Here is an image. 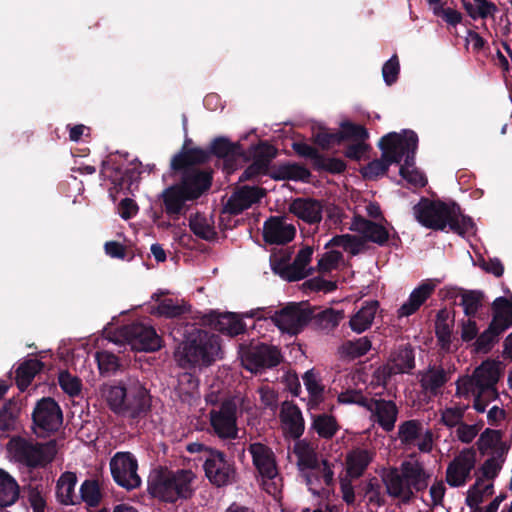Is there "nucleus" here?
I'll return each instance as SVG.
<instances>
[{
	"instance_id": "obj_56",
	"label": "nucleus",
	"mask_w": 512,
	"mask_h": 512,
	"mask_svg": "<svg viewBox=\"0 0 512 512\" xmlns=\"http://www.w3.org/2000/svg\"><path fill=\"white\" fill-rule=\"evenodd\" d=\"M96 360L102 373L114 372L119 367L118 358L113 353L108 351L97 352Z\"/></svg>"
},
{
	"instance_id": "obj_5",
	"label": "nucleus",
	"mask_w": 512,
	"mask_h": 512,
	"mask_svg": "<svg viewBox=\"0 0 512 512\" xmlns=\"http://www.w3.org/2000/svg\"><path fill=\"white\" fill-rule=\"evenodd\" d=\"M220 351L218 339L205 331L193 329L175 351V357L182 367L207 365Z\"/></svg>"
},
{
	"instance_id": "obj_44",
	"label": "nucleus",
	"mask_w": 512,
	"mask_h": 512,
	"mask_svg": "<svg viewBox=\"0 0 512 512\" xmlns=\"http://www.w3.org/2000/svg\"><path fill=\"white\" fill-rule=\"evenodd\" d=\"M450 216L447 226H449L451 230L462 236H470L474 234L475 229L473 221L471 218L461 215L459 208L455 205H452V212Z\"/></svg>"
},
{
	"instance_id": "obj_14",
	"label": "nucleus",
	"mask_w": 512,
	"mask_h": 512,
	"mask_svg": "<svg viewBox=\"0 0 512 512\" xmlns=\"http://www.w3.org/2000/svg\"><path fill=\"white\" fill-rule=\"evenodd\" d=\"M398 439L407 449L417 447L420 452L429 453L433 449V433L418 420H407L398 426Z\"/></svg>"
},
{
	"instance_id": "obj_36",
	"label": "nucleus",
	"mask_w": 512,
	"mask_h": 512,
	"mask_svg": "<svg viewBox=\"0 0 512 512\" xmlns=\"http://www.w3.org/2000/svg\"><path fill=\"white\" fill-rule=\"evenodd\" d=\"M378 310V302H366L352 317L350 318V328L356 333L366 331L372 325Z\"/></svg>"
},
{
	"instance_id": "obj_42",
	"label": "nucleus",
	"mask_w": 512,
	"mask_h": 512,
	"mask_svg": "<svg viewBox=\"0 0 512 512\" xmlns=\"http://www.w3.org/2000/svg\"><path fill=\"white\" fill-rule=\"evenodd\" d=\"M492 493V482L477 478L475 484L468 491L466 503L470 508L475 509L482 503L485 497L490 496Z\"/></svg>"
},
{
	"instance_id": "obj_19",
	"label": "nucleus",
	"mask_w": 512,
	"mask_h": 512,
	"mask_svg": "<svg viewBox=\"0 0 512 512\" xmlns=\"http://www.w3.org/2000/svg\"><path fill=\"white\" fill-rule=\"evenodd\" d=\"M310 318L311 313L305 304H290L277 312L272 321L281 331L297 334Z\"/></svg>"
},
{
	"instance_id": "obj_40",
	"label": "nucleus",
	"mask_w": 512,
	"mask_h": 512,
	"mask_svg": "<svg viewBox=\"0 0 512 512\" xmlns=\"http://www.w3.org/2000/svg\"><path fill=\"white\" fill-rule=\"evenodd\" d=\"M494 316L492 323L505 331L512 325V299L499 297L493 302Z\"/></svg>"
},
{
	"instance_id": "obj_63",
	"label": "nucleus",
	"mask_w": 512,
	"mask_h": 512,
	"mask_svg": "<svg viewBox=\"0 0 512 512\" xmlns=\"http://www.w3.org/2000/svg\"><path fill=\"white\" fill-rule=\"evenodd\" d=\"M365 212L367 216L373 219H379L387 224V221L383 218L381 209L377 203L370 201H363L356 206L355 216H362L361 213Z\"/></svg>"
},
{
	"instance_id": "obj_39",
	"label": "nucleus",
	"mask_w": 512,
	"mask_h": 512,
	"mask_svg": "<svg viewBox=\"0 0 512 512\" xmlns=\"http://www.w3.org/2000/svg\"><path fill=\"white\" fill-rule=\"evenodd\" d=\"M462 5L474 20L494 17L498 11L497 6L488 0H462Z\"/></svg>"
},
{
	"instance_id": "obj_11",
	"label": "nucleus",
	"mask_w": 512,
	"mask_h": 512,
	"mask_svg": "<svg viewBox=\"0 0 512 512\" xmlns=\"http://www.w3.org/2000/svg\"><path fill=\"white\" fill-rule=\"evenodd\" d=\"M312 254L313 249L307 246L301 249L293 263H290L288 252L273 253L270 257V265L274 273L281 278L288 281H298L309 275Z\"/></svg>"
},
{
	"instance_id": "obj_8",
	"label": "nucleus",
	"mask_w": 512,
	"mask_h": 512,
	"mask_svg": "<svg viewBox=\"0 0 512 512\" xmlns=\"http://www.w3.org/2000/svg\"><path fill=\"white\" fill-rule=\"evenodd\" d=\"M404 131L402 133L391 132L384 136L379 147L382 150V158L376 159L365 167L361 172L366 179H376L384 175L390 164L399 163L404 157Z\"/></svg>"
},
{
	"instance_id": "obj_25",
	"label": "nucleus",
	"mask_w": 512,
	"mask_h": 512,
	"mask_svg": "<svg viewBox=\"0 0 512 512\" xmlns=\"http://www.w3.org/2000/svg\"><path fill=\"white\" fill-rule=\"evenodd\" d=\"M366 407L383 430L390 432L394 429L398 409L393 401L369 399Z\"/></svg>"
},
{
	"instance_id": "obj_49",
	"label": "nucleus",
	"mask_w": 512,
	"mask_h": 512,
	"mask_svg": "<svg viewBox=\"0 0 512 512\" xmlns=\"http://www.w3.org/2000/svg\"><path fill=\"white\" fill-rule=\"evenodd\" d=\"M191 230L199 237L210 240L214 237L215 231L208 218L196 214L189 220Z\"/></svg>"
},
{
	"instance_id": "obj_59",
	"label": "nucleus",
	"mask_w": 512,
	"mask_h": 512,
	"mask_svg": "<svg viewBox=\"0 0 512 512\" xmlns=\"http://www.w3.org/2000/svg\"><path fill=\"white\" fill-rule=\"evenodd\" d=\"M342 261V254L331 248L318 261V268L321 272H329L338 267Z\"/></svg>"
},
{
	"instance_id": "obj_6",
	"label": "nucleus",
	"mask_w": 512,
	"mask_h": 512,
	"mask_svg": "<svg viewBox=\"0 0 512 512\" xmlns=\"http://www.w3.org/2000/svg\"><path fill=\"white\" fill-rule=\"evenodd\" d=\"M7 453L10 460L35 468L50 463L56 450L51 442L40 444L24 438H12L7 444Z\"/></svg>"
},
{
	"instance_id": "obj_48",
	"label": "nucleus",
	"mask_w": 512,
	"mask_h": 512,
	"mask_svg": "<svg viewBox=\"0 0 512 512\" xmlns=\"http://www.w3.org/2000/svg\"><path fill=\"white\" fill-rule=\"evenodd\" d=\"M371 349V342L367 337H361L354 341H346L339 347L342 356L357 358L365 355Z\"/></svg>"
},
{
	"instance_id": "obj_22",
	"label": "nucleus",
	"mask_w": 512,
	"mask_h": 512,
	"mask_svg": "<svg viewBox=\"0 0 512 512\" xmlns=\"http://www.w3.org/2000/svg\"><path fill=\"white\" fill-rule=\"evenodd\" d=\"M280 361V353L276 347L256 345L242 355V364L251 371L257 372L261 368L276 366Z\"/></svg>"
},
{
	"instance_id": "obj_35",
	"label": "nucleus",
	"mask_w": 512,
	"mask_h": 512,
	"mask_svg": "<svg viewBox=\"0 0 512 512\" xmlns=\"http://www.w3.org/2000/svg\"><path fill=\"white\" fill-rule=\"evenodd\" d=\"M373 459V453L366 449L357 448L346 456V471L350 477H360Z\"/></svg>"
},
{
	"instance_id": "obj_17",
	"label": "nucleus",
	"mask_w": 512,
	"mask_h": 512,
	"mask_svg": "<svg viewBox=\"0 0 512 512\" xmlns=\"http://www.w3.org/2000/svg\"><path fill=\"white\" fill-rule=\"evenodd\" d=\"M33 421L38 434L55 432L62 425V411L52 398H43L33 411Z\"/></svg>"
},
{
	"instance_id": "obj_28",
	"label": "nucleus",
	"mask_w": 512,
	"mask_h": 512,
	"mask_svg": "<svg viewBox=\"0 0 512 512\" xmlns=\"http://www.w3.org/2000/svg\"><path fill=\"white\" fill-rule=\"evenodd\" d=\"M263 196V190L257 187L244 186L230 197L226 204V210L231 214H239L257 203Z\"/></svg>"
},
{
	"instance_id": "obj_12",
	"label": "nucleus",
	"mask_w": 512,
	"mask_h": 512,
	"mask_svg": "<svg viewBox=\"0 0 512 512\" xmlns=\"http://www.w3.org/2000/svg\"><path fill=\"white\" fill-rule=\"evenodd\" d=\"M206 452L204 470L209 481L218 487L232 483L236 477L233 462L218 450L206 449Z\"/></svg>"
},
{
	"instance_id": "obj_45",
	"label": "nucleus",
	"mask_w": 512,
	"mask_h": 512,
	"mask_svg": "<svg viewBox=\"0 0 512 512\" xmlns=\"http://www.w3.org/2000/svg\"><path fill=\"white\" fill-rule=\"evenodd\" d=\"M460 306L467 318H475L483 307V294L478 291H465L460 296Z\"/></svg>"
},
{
	"instance_id": "obj_18",
	"label": "nucleus",
	"mask_w": 512,
	"mask_h": 512,
	"mask_svg": "<svg viewBox=\"0 0 512 512\" xmlns=\"http://www.w3.org/2000/svg\"><path fill=\"white\" fill-rule=\"evenodd\" d=\"M476 465V452L473 449H463L448 464L446 482L451 487L464 486L471 478V472Z\"/></svg>"
},
{
	"instance_id": "obj_7",
	"label": "nucleus",
	"mask_w": 512,
	"mask_h": 512,
	"mask_svg": "<svg viewBox=\"0 0 512 512\" xmlns=\"http://www.w3.org/2000/svg\"><path fill=\"white\" fill-rule=\"evenodd\" d=\"M195 474L191 470L165 472L157 476L151 484V493L163 501L174 502L179 498H187L192 493Z\"/></svg>"
},
{
	"instance_id": "obj_4",
	"label": "nucleus",
	"mask_w": 512,
	"mask_h": 512,
	"mask_svg": "<svg viewBox=\"0 0 512 512\" xmlns=\"http://www.w3.org/2000/svg\"><path fill=\"white\" fill-rule=\"evenodd\" d=\"M100 393L111 410L120 415L136 417L150 406L147 389L136 380L127 384H105Z\"/></svg>"
},
{
	"instance_id": "obj_30",
	"label": "nucleus",
	"mask_w": 512,
	"mask_h": 512,
	"mask_svg": "<svg viewBox=\"0 0 512 512\" xmlns=\"http://www.w3.org/2000/svg\"><path fill=\"white\" fill-rule=\"evenodd\" d=\"M477 448L482 455L506 456L509 446L502 439L498 430L486 429L477 441Z\"/></svg>"
},
{
	"instance_id": "obj_38",
	"label": "nucleus",
	"mask_w": 512,
	"mask_h": 512,
	"mask_svg": "<svg viewBox=\"0 0 512 512\" xmlns=\"http://www.w3.org/2000/svg\"><path fill=\"white\" fill-rule=\"evenodd\" d=\"M19 497V486L16 480L0 468V507L14 504Z\"/></svg>"
},
{
	"instance_id": "obj_52",
	"label": "nucleus",
	"mask_w": 512,
	"mask_h": 512,
	"mask_svg": "<svg viewBox=\"0 0 512 512\" xmlns=\"http://www.w3.org/2000/svg\"><path fill=\"white\" fill-rule=\"evenodd\" d=\"M446 381V374L442 369H429L421 378L422 386L432 392L439 389Z\"/></svg>"
},
{
	"instance_id": "obj_3",
	"label": "nucleus",
	"mask_w": 512,
	"mask_h": 512,
	"mask_svg": "<svg viewBox=\"0 0 512 512\" xmlns=\"http://www.w3.org/2000/svg\"><path fill=\"white\" fill-rule=\"evenodd\" d=\"M501 373L500 363L494 360L484 361L472 376H462L457 381L456 394L460 397L474 399V408L484 412L487 401L496 398L495 385Z\"/></svg>"
},
{
	"instance_id": "obj_9",
	"label": "nucleus",
	"mask_w": 512,
	"mask_h": 512,
	"mask_svg": "<svg viewBox=\"0 0 512 512\" xmlns=\"http://www.w3.org/2000/svg\"><path fill=\"white\" fill-rule=\"evenodd\" d=\"M243 407L244 399L237 395L222 400L210 411V425L219 438L235 439L238 436V410Z\"/></svg>"
},
{
	"instance_id": "obj_26",
	"label": "nucleus",
	"mask_w": 512,
	"mask_h": 512,
	"mask_svg": "<svg viewBox=\"0 0 512 512\" xmlns=\"http://www.w3.org/2000/svg\"><path fill=\"white\" fill-rule=\"evenodd\" d=\"M343 137L344 139H352L355 141V143L349 145L346 150L345 154L348 158L360 160L366 155L369 146L364 141L368 138V132L363 126L344 122Z\"/></svg>"
},
{
	"instance_id": "obj_51",
	"label": "nucleus",
	"mask_w": 512,
	"mask_h": 512,
	"mask_svg": "<svg viewBox=\"0 0 512 512\" xmlns=\"http://www.w3.org/2000/svg\"><path fill=\"white\" fill-rule=\"evenodd\" d=\"M502 332L504 331L499 330V327L491 322L489 327L476 338L474 343L476 351L487 352Z\"/></svg>"
},
{
	"instance_id": "obj_37",
	"label": "nucleus",
	"mask_w": 512,
	"mask_h": 512,
	"mask_svg": "<svg viewBox=\"0 0 512 512\" xmlns=\"http://www.w3.org/2000/svg\"><path fill=\"white\" fill-rule=\"evenodd\" d=\"M433 289L434 285L430 283H424L414 289L410 294L409 299L399 308V316L406 317L413 314L430 296Z\"/></svg>"
},
{
	"instance_id": "obj_27",
	"label": "nucleus",
	"mask_w": 512,
	"mask_h": 512,
	"mask_svg": "<svg viewBox=\"0 0 512 512\" xmlns=\"http://www.w3.org/2000/svg\"><path fill=\"white\" fill-rule=\"evenodd\" d=\"M408 479L412 488L418 492L427 488L432 477V471L416 458L403 461L399 466Z\"/></svg>"
},
{
	"instance_id": "obj_20",
	"label": "nucleus",
	"mask_w": 512,
	"mask_h": 512,
	"mask_svg": "<svg viewBox=\"0 0 512 512\" xmlns=\"http://www.w3.org/2000/svg\"><path fill=\"white\" fill-rule=\"evenodd\" d=\"M382 481L387 494L401 504L410 503L415 497V490L404 476L400 467H390L383 471Z\"/></svg>"
},
{
	"instance_id": "obj_54",
	"label": "nucleus",
	"mask_w": 512,
	"mask_h": 512,
	"mask_svg": "<svg viewBox=\"0 0 512 512\" xmlns=\"http://www.w3.org/2000/svg\"><path fill=\"white\" fill-rule=\"evenodd\" d=\"M313 428L321 437L330 438L335 434L338 427L333 417L319 415L314 418Z\"/></svg>"
},
{
	"instance_id": "obj_21",
	"label": "nucleus",
	"mask_w": 512,
	"mask_h": 512,
	"mask_svg": "<svg viewBox=\"0 0 512 512\" xmlns=\"http://www.w3.org/2000/svg\"><path fill=\"white\" fill-rule=\"evenodd\" d=\"M404 164L400 168V175L408 183L422 187L426 184L425 176L414 166V156L417 149L418 137L414 131L404 130Z\"/></svg>"
},
{
	"instance_id": "obj_29",
	"label": "nucleus",
	"mask_w": 512,
	"mask_h": 512,
	"mask_svg": "<svg viewBox=\"0 0 512 512\" xmlns=\"http://www.w3.org/2000/svg\"><path fill=\"white\" fill-rule=\"evenodd\" d=\"M324 211L323 204L315 199L298 198L290 205V212L309 224L319 223Z\"/></svg>"
},
{
	"instance_id": "obj_33",
	"label": "nucleus",
	"mask_w": 512,
	"mask_h": 512,
	"mask_svg": "<svg viewBox=\"0 0 512 512\" xmlns=\"http://www.w3.org/2000/svg\"><path fill=\"white\" fill-rule=\"evenodd\" d=\"M209 323L213 329L235 336L244 331V325L238 315L234 313H216L210 315Z\"/></svg>"
},
{
	"instance_id": "obj_31",
	"label": "nucleus",
	"mask_w": 512,
	"mask_h": 512,
	"mask_svg": "<svg viewBox=\"0 0 512 512\" xmlns=\"http://www.w3.org/2000/svg\"><path fill=\"white\" fill-rule=\"evenodd\" d=\"M284 431L293 438H298L304 431L302 414L297 406L284 402L280 414Z\"/></svg>"
},
{
	"instance_id": "obj_46",
	"label": "nucleus",
	"mask_w": 512,
	"mask_h": 512,
	"mask_svg": "<svg viewBox=\"0 0 512 512\" xmlns=\"http://www.w3.org/2000/svg\"><path fill=\"white\" fill-rule=\"evenodd\" d=\"M363 240L355 235L344 234L333 237L326 245V248H342L352 255L358 254L363 248Z\"/></svg>"
},
{
	"instance_id": "obj_16",
	"label": "nucleus",
	"mask_w": 512,
	"mask_h": 512,
	"mask_svg": "<svg viewBox=\"0 0 512 512\" xmlns=\"http://www.w3.org/2000/svg\"><path fill=\"white\" fill-rule=\"evenodd\" d=\"M413 211L417 221L424 227L443 230L451 217L452 206L424 199L414 206Z\"/></svg>"
},
{
	"instance_id": "obj_47",
	"label": "nucleus",
	"mask_w": 512,
	"mask_h": 512,
	"mask_svg": "<svg viewBox=\"0 0 512 512\" xmlns=\"http://www.w3.org/2000/svg\"><path fill=\"white\" fill-rule=\"evenodd\" d=\"M43 364L37 359H29L17 369V384L21 390L28 387L35 375L42 369Z\"/></svg>"
},
{
	"instance_id": "obj_24",
	"label": "nucleus",
	"mask_w": 512,
	"mask_h": 512,
	"mask_svg": "<svg viewBox=\"0 0 512 512\" xmlns=\"http://www.w3.org/2000/svg\"><path fill=\"white\" fill-rule=\"evenodd\" d=\"M382 222L376 223L362 216H354L349 229L362 234L365 240L384 245L390 237V231Z\"/></svg>"
},
{
	"instance_id": "obj_57",
	"label": "nucleus",
	"mask_w": 512,
	"mask_h": 512,
	"mask_svg": "<svg viewBox=\"0 0 512 512\" xmlns=\"http://www.w3.org/2000/svg\"><path fill=\"white\" fill-rule=\"evenodd\" d=\"M464 406H452L445 408L441 413V421L447 427H454L461 423L464 415Z\"/></svg>"
},
{
	"instance_id": "obj_10",
	"label": "nucleus",
	"mask_w": 512,
	"mask_h": 512,
	"mask_svg": "<svg viewBox=\"0 0 512 512\" xmlns=\"http://www.w3.org/2000/svg\"><path fill=\"white\" fill-rule=\"evenodd\" d=\"M249 452L261 477L263 489L271 495H276L280 491L282 481L273 451L262 443H253L249 446Z\"/></svg>"
},
{
	"instance_id": "obj_34",
	"label": "nucleus",
	"mask_w": 512,
	"mask_h": 512,
	"mask_svg": "<svg viewBox=\"0 0 512 512\" xmlns=\"http://www.w3.org/2000/svg\"><path fill=\"white\" fill-rule=\"evenodd\" d=\"M77 476L73 472H64L58 479L56 485V496L63 505L79 504L78 496L75 493Z\"/></svg>"
},
{
	"instance_id": "obj_55",
	"label": "nucleus",
	"mask_w": 512,
	"mask_h": 512,
	"mask_svg": "<svg viewBox=\"0 0 512 512\" xmlns=\"http://www.w3.org/2000/svg\"><path fill=\"white\" fill-rule=\"evenodd\" d=\"M184 311L185 307L183 305L178 304L172 299H164L159 302L156 307L153 308L152 313L158 314L160 316L175 317Z\"/></svg>"
},
{
	"instance_id": "obj_41",
	"label": "nucleus",
	"mask_w": 512,
	"mask_h": 512,
	"mask_svg": "<svg viewBox=\"0 0 512 512\" xmlns=\"http://www.w3.org/2000/svg\"><path fill=\"white\" fill-rule=\"evenodd\" d=\"M304 386L309 394L308 407L314 409L323 401V386L318 376L311 370L307 371L303 376Z\"/></svg>"
},
{
	"instance_id": "obj_13",
	"label": "nucleus",
	"mask_w": 512,
	"mask_h": 512,
	"mask_svg": "<svg viewBox=\"0 0 512 512\" xmlns=\"http://www.w3.org/2000/svg\"><path fill=\"white\" fill-rule=\"evenodd\" d=\"M137 469V460L130 452H117L111 458L110 470L114 481L128 490L135 489L141 484Z\"/></svg>"
},
{
	"instance_id": "obj_1",
	"label": "nucleus",
	"mask_w": 512,
	"mask_h": 512,
	"mask_svg": "<svg viewBox=\"0 0 512 512\" xmlns=\"http://www.w3.org/2000/svg\"><path fill=\"white\" fill-rule=\"evenodd\" d=\"M192 155L197 161L205 159L203 151H193L190 154H178L171 160L173 170L183 169L181 181L166 188L162 194L165 211L168 215H180L186 210V203L199 198L211 185V176L189 166Z\"/></svg>"
},
{
	"instance_id": "obj_58",
	"label": "nucleus",
	"mask_w": 512,
	"mask_h": 512,
	"mask_svg": "<svg viewBox=\"0 0 512 512\" xmlns=\"http://www.w3.org/2000/svg\"><path fill=\"white\" fill-rule=\"evenodd\" d=\"M276 156V149L267 143H261L253 148V160L268 169L270 161Z\"/></svg>"
},
{
	"instance_id": "obj_15",
	"label": "nucleus",
	"mask_w": 512,
	"mask_h": 512,
	"mask_svg": "<svg viewBox=\"0 0 512 512\" xmlns=\"http://www.w3.org/2000/svg\"><path fill=\"white\" fill-rule=\"evenodd\" d=\"M122 341L132 350L151 352L160 348L161 340L155 330L142 323H134L120 330Z\"/></svg>"
},
{
	"instance_id": "obj_23",
	"label": "nucleus",
	"mask_w": 512,
	"mask_h": 512,
	"mask_svg": "<svg viewBox=\"0 0 512 512\" xmlns=\"http://www.w3.org/2000/svg\"><path fill=\"white\" fill-rule=\"evenodd\" d=\"M294 225L282 217H271L263 227V236L271 244H285L295 236Z\"/></svg>"
},
{
	"instance_id": "obj_53",
	"label": "nucleus",
	"mask_w": 512,
	"mask_h": 512,
	"mask_svg": "<svg viewBox=\"0 0 512 512\" xmlns=\"http://www.w3.org/2000/svg\"><path fill=\"white\" fill-rule=\"evenodd\" d=\"M58 382L61 389L69 396H77L80 394L82 389L81 380L67 371L59 373Z\"/></svg>"
},
{
	"instance_id": "obj_50",
	"label": "nucleus",
	"mask_w": 512,
	"mask_h": 512,
	"mask_svg": "<svg viewBox=\"0 0 512 512\" xmlns=\"http://www.w3.org/2000/svg\"><path fill=\"white\" fill-rule=\"evenodd\" d=\"M506 456H488V459L482 464L480 468L481 476L484 481L492 482V480L498 475L502 466L505 462Z\"/></svg>"
},
{
	"instance_id": "obj_61",
	"label": "nucleus",
	"mask_w": 512,
	"mask_h": 512,
	"mask_svg": "<svg viewBox=\"0 0 512 512\" xmlns=\"http://www.w3.org/2000/svg\"><path fill=\"white\" fill-rule=\"evenodd\" d=\"M309 171L296 164H286L281 166L279 176L284 179L306 180L309 177Z\"/></svg>"
},
{
	"instance_id": "obj_60",
	"label": "nucleus",
	"mask_w": 512,
	"mask_h": 512,
	"mask_svg": "<svg viewBox=\"0 0 512 512\" xmlns=\"http://www.w3.org/2000/svg\"><path fill=\"white\" fill-rule=\"evenodd\" d=\"M315 142L322 148H330L334 144L340 143L344 140L343 137V123L341 124V131L339 133H330L326 130H320L315 136Z\"/></svg>"
},
{
	"instance_id": "obj_32",
	"label": "nucleus",
	"mask_w": 512,
	"mask_h": 512,
	"mask_svg": "<svg viewBox=\"0 0 512 512\" xmlns=\"http://www.w3.org/2000/svg\"><path fill=\"white\" fill-rule=\"evenodd\" d=\"M413 367V351L409 347H401L391 354L389 361L383 367V373L387 376L399 373H407Z\"/></svg>"
},
{
	"instance_id": "obj_62",
	"label": "nucleus",
	"mask_w": 512,
	"mask_h": 512,
	"mask_svg": "<svg viewBox=\"0 0 512 512\" xmlns=\"http://www.w3.org/2000/svg\"><path fill=\"white\" fill-rule=\"evenodd\" d=\"M436 334L442 350L452 352L457 349V341L451 339V332L446 325H437Z\"/></svg>"
},
{
	"instance_id": "obj_2",
	"label": "nucleus",
	"mask_w": 512,
	"mask_h": 512,
	"mask_svg": "<svg viewBox=\"0 0 512 512\" xmlns=\"http://www.w3.org/2000/svg\"><path fill=\"white\" fill-rule=\"evenodd\" d=\"M294 453L309 490L318 496L328 494L334 483L335 469L340 464L339 458H326L319 462L314 449L305 441L295 443Z\"/></svg>"
},
{
	"instance_id": "obj_64",
	"label": "nucleus",
	"mask_w": 512,
	"mask_h": 512,
	"mask_svg": "<svg viewBox=\"0 0 512 512\" xmlns=\"http://www.w3.org/2000/svg\"><path fill=\"white\" fill-rule=\"evenodd\" d=\"M399 61L397 56H392L382 68V75L385 83L387 85L393 84L398 77L399 74Z\"/></svg>"
},
{
	"instance_id": "obj_43",
	"label": "nucleus",
	"mask_w": 512,
	"mask_h": 512,
	"mask_svg": "<svg viewBox=\"0 0 512 512\" xmlns=\"http://www.w3.org/2000/svg\"><path fill=\"white\" fill-rule=\"evenodd\" d=\"M79 503L83 502L88 507H97L102 500V492L96 480H85L79 489Z\"/></svg>"
}]
</instances>
